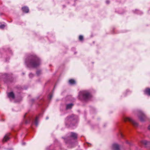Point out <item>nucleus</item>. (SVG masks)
I'll return each instance as SVG.
<instances>
[{"mask_svg": "<svg viewBox=\"0 0 150 150\" xmlns=\"http://www.w3.org/2000/svg\"><path fill=\"white\" fill-rule=\"evenodd\" d=\"M25 62L27 66L29 67H36L40 64V60L35 56H33L30 57Z\"/></svg>", "mask_w": 150, "mask_h": 150, "instance_id": "f257e3e1", "label": "nucleus"}, {"mask_svg": "<svg viewBox=\"0 0 150 150\" xmlns=\"http://www.w3.org/2000/svg\"><path fill=\"white\" fill-rule=\"evenodd\" d=\"M91 95L88 91H83L80 92L79 98L81 100H86L90 98Z\"/></svg>", "mask_w": 150, "mask_h": 150, "instance_id": "f03ea898", "label": "nucleus"}, {"mask_svg": "<svg viewBox=\"0 0 150 150\" xmlns=\"http://www.w3.org/2000/svg\"><path fill=\"white\" fill-rule=\"evenodd\" d=\"M124 120L125 122L129 121L135 127H137L138 126L137 123L133 120L131 118L129 117H125L124 118Z\"/></svg>", "mask_w": 150, "mask_h": 150, "instance_id": "7ed1b4c3", "label": "nucleus"}, {"mask_svg": "<svg viewBox=\"0 0 150 150\" xmlns=\"http://www.w3.org/2000/svg\"><path fill=\"white\" fill-rule=\"evenodd\" d=\"M113 150H120L119 146L116 144H114L112 145Z\"/></svg>", "mask_w": 150, "mask_h": 150, "instance_id": "20e7f679", "label": "nucleus"}, {"mask_svg": "<svg viewBox=\"0 0 150 150\" xmlns=\"http://www.w3.org/2000/svg\"><path fill=\"white\" fill-rule=\"evenodd\" d=\"M139 118L141 121H144L146 117L143 113H141L139 116Z\"/></svg>", "mask_w": 150, "mask_h": 150, "instance_id": "39448f33", "label": "nucleus"}, {"mask_svg": "<svg viewBox=\"0 0 150 150\" xmlns=\"http://www.w3.org/2000/svg\"><path fill=\"white\" fill-rule=\"evenodd\" d=\"M141 143L142 144L146 146H147L148 145H150V142L146 140L142 141L141 142Z\"/></svg>", "mask_w": 150, "mask_h": 150, "instance_id": "423d86ee", "label": "nucleus"}, {"mask_svg": "<svg viewBox=\"0 0 150 150\" xmlns=\"http://www.w3.org/2000/svg\"><path fill=\"white\" fill-rule=\"evenodd\" d=\"M10 134V133H8L5 135L3 139V142H6L9 139V138L8 137V136Z\"/></svg>", "mask_w": 150, "mask_h": 150, "instance_id": "0eeeda50", "label": "nucleus"}, {"mask_svg": "<svg viewBox=\"0 0 150 150\" xmlns=\"http://www.w3.org/2000/svg\"><path fill=\"white\" fill-rule=\"evenodd\" d=\"M23 11L25 13H28L29 11V9L28 7H24L22 8Z\"/></svg>", "mask_w": 150, "mask_h": 150, "instance_id": "6e6552de", "label": "nucleus"}, {"mask_svg": "<svg viewBox=\"0 0 150 150\" xmlns=\"http://www.w3.org/2000/svg\"><path fill=\"white\" fill-rule=\"evenodd\" d=\"M8 96L9 98H14V95L13 92H11L8 93Z\"/></svg>", "mask_w": 150, "mask_h": 150, "instance_id": "1a4fd4ad", "label": "nucleus"}, {"mask_svg": "<svg viewBox=\"0 0 150 150\" xmlns=\"http://www.w3.org/2000/svg\"><path fill=\"white\" fill-rule=\"evenodd\" d=\"M71 137L74 139H75L77 137V134L75 133L71 132Z\"/></svg>", "mask_w": 150, "mask_h": 150, "instance_id": "9d476101", "label": "nucleus"}, {"mask_svg": "<svg viewBox=\"0 0 150 150\" xmlns=\"http://www.w3.org/2000/svg\"><path fill=\"white\" fill-rule=\"evenodd\" d=\"M145 92L146 94H147L149 96H150V88H146L145 90Z\"/></svg>", "mask_w": 150, "mask_h": 150, "instance_id": "9b49d317", "label": "nucleus"}, {"mask_svg": "<svg viewBox=\"0 0 150 150\" xmlns=\"http://www.w3.org/2000/svg\"><path fill=\"white\" fill-rule=\"evenodd\" d=\"M69 83L71 84H74L76 83L75 81L73 79H71L69 81Z\"/></svg>", "mask_w": 150, "mask_h": 150, "instance_id": "f8f14e48", "label": "nucleus"}, {"mask_svg": "<svg viewBox=\"0 0 150 150\" xmlns=\"http://www.w3.org/2000/svg\"><path fill=\"white\" fill-rule=\"evenodd\" d=\"M73 105V104L71 103L68 104L67 105V109H69L71 108Z\"/></svg>", "mask_w": 150, "mask_h": 150, "instance_id": "ddd939ff", "label": "nucleus"}, {"mask_svg": "<svg viewBox=\"0 0 150 150\" xmlns=\"http://www.w3.org/2000/svg\"><path fill=\"white\" fill-rule=\"evenodd\" d=\"M79 40L80 41H82L83 40V37L81 35H80L79 37Z\"/></svg>", "mask_w": 150, "mask_h": 150, "instance_id": "4468645a", "label": "nucleus"}, {"mask_svg": "<svg viewBox=\"0 0 150 150\" xmlns=\"http://www.w3.org/2000/svg\"><path fill=\"white\" fill-rule=\"evenodd\" d=\"M5 27V25H0V28H3Z\"/></svg>", "mask_w": 150, "mask_h": 150, "instance_id": "2eb2a0df", "label": "nucleus"}, {"mask_svg": "<svg viewBox=\"0 0 150 150\" xmlns=\"http://www.w3.org/2000/svg\"><path fill=\"white\" fill-rule=\"evenodd\" d=\"M35 124L36 126H37L38 125V123L37 120V118H36L35 121Z\"/></svg>", "mask_w": 150, "mask_h": 150, "instance_id": "dca6fc26", "label": "nucleus"}, {"mask_svg": "<svg viewBox=\"0 0 150 150\" xmlns=\"http://www.w3.org/2000/svg\"><path fill=\"white\" fill-rule=\"evenodd\" d=\"M106 3L107 4H108L110 3V1H106Z\"/></svg>", "mask_w": 150, "mask_h": 150, "instance_id": "f3484780", "label": "nucleus"}, {"mask_svg": "<svg viewBox=\"0 0 150 150\" xmlns=\"http://www.w3.org/2000/svg\"><path fill=\"white\" fill-rule=\"evenodd\" d=\"M33 76V75L31 74H30L29 75V76L30 77L32 76Z\"/></svg>", "mask_w": 150, "mask_h": 150, "instance_id": "a211bd4d", "label": "nucleus"}, {"mask_svg": "<svg viewBox=\"0 0 150 150\" xmlns=\"http://www.w3.org/2000/svg\"><path fill=\"white\" fill-rule=\"evenodd\" d=\"M120 135L121 137H123V135L122 133L120 134Z\"/></svg>", "mask_w": 150, "mask_h": 150, "instance_id": "6ab92c4d", "label": "nucleus"}, {"mask_svg": "<svg viewBox=\"0 0 150 150\" xmlns=\"http://www.w3.org/2000/svg\"><path fill=\"white\" fill-rule=\"evenodd\" d=\"M126 143L127 144H130L129 142L128 141H127Z\"/></svg>", "mask_w": 150, "mask_h": 150, "instance_id": "aec40b11", "label": "nucleus"}, {"mask_svg": "<svg viewBox=\"0 0 150 150\" xmlns=\"http://www.w3.org/2000/svg\"><path fill=\"white\" fill-rule=\"evenodd\" d=\"M148 129L150 130V126H149V127H148Z\"/></svg>", "mask_w": 150, "mask_h": 150, "instance_id": "412c9836", "label": "nucleus"}]
</instances>
